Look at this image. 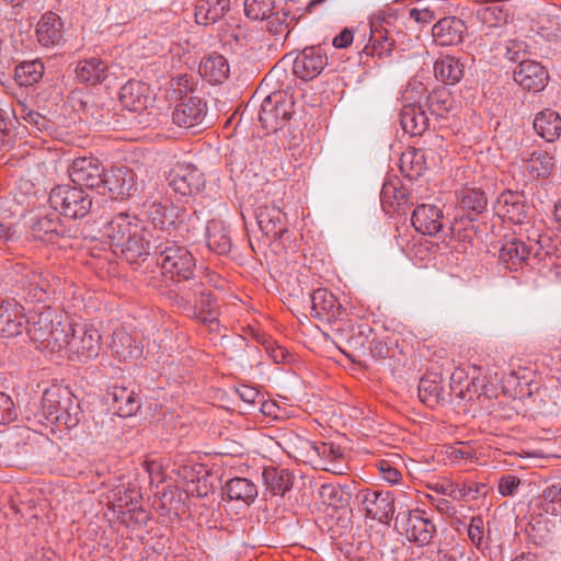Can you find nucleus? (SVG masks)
I'll return each instance as SVG.
<instances>
[{"label": "nucleus", "mask_w": 561, "mask_h": 561, "mask_svg": "<svg viewBox=\"0 0 561 561\" xmlns=\"http://www.w3.org/2000/svg\"><path fill=\"white\" fill-rule=\"evenodd\" d=\"M24 308L14 299L0 300V335L2 337H15L26 328Z\"/></svg>", "instance_id": "obj_17"}, {"label": "nucleus", "mask_w": 561, "mask_h": 561, "mask_svg": "<svg viewBox=\"0 0 561 561\" xmlns=\"http://www.w3.org/2000/svg\"><path fill=\"white\" fill-rule=\"evenodd\" d=\"M230 9V0H198L195 5V21L199 25L218 22Z\"/></svg>", "instance_id": "obj_36"}, {"label": "nucleus", "mask_w": 561, "mask_h": 561, "mask_svg": "<svg viewBox=\"0 0 561 561\" xmlns=\"http://www.w3.org/2000/svg\"><path fill=\"white\" fill-rule=\"evenodd\" d=\"M465 66L453 56H444L434 64L435 77L446 84L454 85L463 77Z\"/></svg>", "instance_id": "obj_43"}, {"label": "nucleus", "mask_w": 561, "mask_h": 561, "mask_svg": "<svg viewBox=\"0 0 561 561\" xmlns=\"http://www.w3.org/2000/svg\"><path fill=\"white\" fill-rule=\"evenodd\" d=\"M121 104L130 112H141L152 102L150 87L139 80L127 81L119 90Z\"/></svg>", "instance_id": "obj_22"}, {"label": "nucleus", "mask_w": 561, "mask_h": 561, "mask_svg": "<svg viewBox=\"0 0 561 561\" xmlns=\"http://www.w3.org/2000/svg\"><path fill=\"white\" fill-rule=\"evenodd\" d=\"M112 397L113 408L119 416L134 415L141 407L140 400L134 390L126 387L114 386L108 393Z\"/></svg>", "instance_id": "obj_40"}, {"label": "nucleus", "mask_w": 561, "mask_h": 561, "mask_svg": "<svg viewBox=\"0 0 561 561\" xmlns=\"http://www.w3.org/2000/svg\"><path fill=\"white\" fill-rule=\"evenodd\" d=\"M366 515L379 523L388 524L394 514V497L389 491L366 490L362 495Z\"/></svg>", "instance_id": "obj_16"}, {"label": "nucleus", "mask_w": 561, "mask_h": 561, "mask_svg": "<svg viewBox=\"0 0 561 561\" xmlns=\"http://www.w3.org/2000/svg\"><path fill=\"white\" fill-rule=\"evenodd\" d=\"M400 125L405 134L422 135L428 127V118L420 105L405 104L400 111Z\"/></svg>", "instance_id": "obj_37"}, {"label": "nucleus", "mask_w": 561, "mask_h": 561, "mask_svg": "<svg viewBox=\"0 0 561 561\" xmlns=\"http://www.w3.org/2000/svg\"><path fill=\"white\" fill-rule=\"evenodd\" d=\"M141 225L137 217L126 213L113 217L103 228V233L108 238L113 252L127 243L130 238H136L141 231Z\"/></svg>", "instance_id": "obj_12"}, {"label": "nucleus", "mask_w": 561, "mask_h": 561, "mask_svg": "<svg viewBox=\"0 0 561 561\" xmlns=\"http://www.w3.org/2000/svg\"><path fill=\"white\" fill-rule=\"evenodd\" d=\"M328 58L320 46L302 49L295 58L293 72L305 81L318 77L327 66Z\"/></svg>", "instance_id": "obj_15"}, {"label": "nucleus", "mask_w": 561, "mask_h": 561, "mask_svg": "<svg viewBox=\"0 0 561 561\" xmlns=\"http://www.w3.org/2000/svg\"><path fill=\"white\" fill-rule=\"evenodd\" d=\"M312 450L320 458L322 469L333 474H344L348 469L343 449L331 442L314 444Z\"/></svg>", "instance_id": "obj_30"}, {"label": "nucleus", "mask_w": 561, "mask_h": 561, "mask_svg": "<svg viewBox=\"0 0 561 561\" xmlns=\"http://www.w3.org/2000/svg\"><path fill=\"white\" fill-rule=\"evenodd\" d=\"M409 18L424 26L438 18V9L428 0H419L415 7L409 10Z\"/></svg>", "instance_id": "obj_50"}, {"label": "nucleus", "mask_w": 561, "mask_h": 561, "mask_svg": "<svg viewBox=\"0 0 561 561\" xmlns=\"http://www.w3.org/2000/svg\"><path fill=\"white\" fill-rule=\"evenodd\" d=\"M207 113L206 104L197 96H184L172 112V121L183 128L199 125Z\"/></svg>", "instance_id": "obj_20"}, {"label": "nucleus", "mask_w": 561, "mask_h": 561, "mask_svg": "<svg viewBox=\"0 0 561 561\" xmlns=\"http://www.w3.org/2000/svg\"><path fill=\"white\" fill-rule=\"evenodd\" d=\"M19 283L26 299L41 302L55 295L59 279L41 268H25Z\"/></svg>", "instance_id": "obj_8"}, {"label": "nucleus", "mask_w": 561, "mask_h": 561, "mask_svg": "<svg viewBox=\"0 0 561 561\" xmlns=\"http://www.w3.org/2000/svg\"><path fill=\"white\" fill-rule=\"evenodd\" d=\"M534 129L548 142H553L561 136V116L550 108L537 113Z\"/></svg>", "instance_id": "obj_38"}, {"label": "nucleus", "mask_w": 561, "mask_h": 561, "mask_svg": "<svg viewBox=\"0 0 561 561\" xmlns=\"http://www.w3.org/2000/svg\"><path fill=\"white\" fill-rule=\"evenodd\" d=\"M140 499V493L136 488L118 489L114 493L113 505L123 510H134Z\"/></svg>", "instance_id": "obj_56"}, {"label": "nucleus", "mask_w": 561, "mask_h": 561, "mask_svg": "<svg viewBox=\"0 0 561 561\" xmlns=\"http://www.w3.org/2000/svg\"><path fill=\"white\" fill-rule=\"evenodd\" d=\"M16 416L18 412L13 400L10 396L0 391V425L14 421Z\"/></svg>", "instance_id": "obj_60"}, {"label": "nucleus", "mask_w": 561, "mask_h": 561, "mask_svg": "<svg viewBox=\"0 0 561 561\" xmlns=\"http://www.w3.org/2000/svg\"><path fill=\"white\" fill-rule=\"evenodd\" d=\"M461 379H462V371H455L451 375V385H450L451 391H454L455 394L462 400H472L473 394H479L478 389H477L478 378L476 376H473L471 381H469L467 383L466 389L458 388V386L456 385Z\"/></svg>", "instance_id": "obj_58"}, {"label": "nucleus", "mask_w": 561, "mask_h": 561, "mask_svg": "<svg viewBox=\"0 0 561 561\" xmlns=\"http://www.w3.org/2000/svg\"><path fill=\"white\" fill-rule=\"evenodd\" d=\"M51 207L59 214L71 219L85 217L92 207V198L79 186L61 184L55 186L49 194Z\"/></svg>", "instance_id": "obj_5"}, {"label": "nucleus", "mask_w": 561, "mask_h": 561, "mask_svg": "<svg viewBox=\"0 0 561 561\" xmlns=\"http://www.w3.org/2000/svg\"><path fill=\"white\" fill-rule=\"evenodd\" d=\"M311 316L327 321L335 320L341 313L336 297L325 288H318L310 295Z\"/></svg>", "instance_id": "obj_34"}, {"label": "nucleus", "mask_w": 561, "mask_h": 561, "mask_svg": "<svg viewBox=\"0 0 561 561\" xmlns=\"http://www.w3.org/2000/svg\"><path fill=\"white\" fill-rule=\"evenodd\" d=\"M403 22L399 21L394 12L379 14L370 19V35L363 53L367 56H388L403 45L405 33Z\"/></svg>", "instance_id": "obj_3"}, {"label": "nucleus", "mask_w": 561, "mask_h": 561, "mask_svg": "<svg viewBox=\"0 0 561 561\" xmlns=\"http://www.w3.org/2000/svg\"><path fill=\"white\" fill-rule=\"evenodd\" d=\"M274 9V0H244V13L251 20H264Z\"/></svg>", "instance_id": "obj_53"}, {"label": "nucleus", "mask_w": 561, "mask_h": 561, "mask_svg": "<svg viewBox=\"0 0 561 561\" xmlns=\"http://www.w3.org/2000/svg\"><path fill=\"white\" fill-rule=\"evenodd\" d=\"M77 79L84 84L96 85L108 77V62L100 57H90L78 61Z\"/></svg>", "instance_id": "obj_33"}, {"label": "nucleus", "mask_w": 561, "mask_h": 561, "mask_svg": "<svg viewBox=\"0 0 561 561\" xmlns=\"http://www.w3.org/2000/svg\"><path fill=\"white\" fill-rule=\"evenodd\" d=\"M31 232L35 239L53 242L55 237L61 234V225L56 213L37 217L31 225Z\"/></svg>", "instance_id": "obj_45"}, {"label": "nucleus", "mask_w": 561, "mask_h": 561, "mask_svg": "<svg viewBox=\"0 0 561 561\" xmlns=\"http://www.w3.org/2000/svg\"><path fill=\"white\" fill-rule=\"evenodd\" d=\"M44 75V65L41 60L23 61L16 66L14 79L20 85L30 87L37 83Z\"/></svg>", "instance_id": "obj_48"}, {"label": "nucleus", "mask_w": 561, "mask_h": 561, "mask_svg": "<svg viewBox=\"0 0 561 561\" xmlns=\"http://www.w3.org/2000/svg\"><path fill=\"white\" fill-rule=\"evenodd\" d=\"M179 474L186 481V492L196 497H204L209 492L207 471L202 465H185Z\"/></svg>", "instance_id": "obj_35"}, {"label": "nucleus", "mask_w": 561, "mask_h": 561, "mask_svg": "<svg viewBox=\"0 0 561 561\" xmlns=\"http://www.w3.org/2000/svg\"><path fill=\"white\" fill-rule=\"evenodd\" d=\"M101 188L116 199L131 197L138 191L136 174L128 167H113L104 173Z\"/></svg>", "instance_id": "obj_13"}, {"label": "nucleus", "mask_w": 561, "mask_h": 561, "mask_svg": "<svg viewBox=\"0 0 561 561\" xmlns=\"http://www.w3.org/2000/svg\"><path fill=\"white\" fill-rule=\"evenodd\" d=\"M229 72L228 60L217 53L206 56L199 65V73L211 83H221L228 78Z\"/></svg>", "instance_id": "obj_39"}, {"label": "nucleus", "mask_w": 561, "mask_h": 561, "mask_svg": "<svg viewBox=\"0 0 561 561\" xmlns=\"http://www.w3.org/2000/svg\"><path fill=\"white\" fill-rule=\"evenodd\" d=\"M80 405L73 396V399L69 401V404L66 405V409H64L58 415V420H55L53 423L64 425L67 428H72L80 422Z\"/></svg>", "instance_id": "obj_57"}, {"label": "nucleus", "mask_w": 561, "mask_h": 561, "mask_svg": "<svg viewBox=\"0 0 561 561\" xmlns=\"http://www.w3.org/2000/svg\"><path fill=\"white\" fill-rule=\"evenodd\" d=\"M417 391L420 400L431 408L445 400L442 378L438 374L423 376L420 379Z\"/></svg>", "instance_id": "obj_41"}, {"label": "nucleus", "mask_w": 561, "mask_h": 561, "mask_svg": "<svg viewBox=\"0 0 561 561\" xmlns=\"http://www.w3.org/2000/svg\"><path fill=\"white\" fill-rule=\"evenodd\" d=\"M68 323L69 321L62 312L51 307H42L34 310L26 319L24 331L37 348L57 352L62 348L65 343Z\"/></svg>", "instance_id": "obj_2"}, {"label": "nucleus", "mask_w": 561, "mask_h": 561, "mask_svg": "<svg viewBox=\"0 0 561 561\" xmlns=\"http://www.w3.org/2000/svg\"><path fill=\"white\" fill-rule=\"evenodd\" d=\"M513 72L515 82L523 89L533 92L542 91L549 80L546 67L530 59L519 61Z\"/></svg>", "instance_id": "obj_18"}, {"label": "nucleus", "mask_w": 561, "mask_h": 561, "mask_svg": "<svg viewBox=\"0 0 561 561\" xmlns=\"http://www.w3.org/2000/svg\"><path fill=\"white\" fill-rule=\"evenodd\" d=\"M525 172L533 179H547L554 170L556 160L547 150L535 148L520 153Z\"/></svg>", "instance_id": "obj_24"}, {"label": "nucleus", "mask_w": 561, "mask_h": 561, "mask_svg": "<svg viewBox=\"0 0 561 561\" xmlns=\"http://www.w3.org/2000/svg\"><path fill=\"white\" fill-rule=\"evenodd\" d=\"M468 537L477 549L481 551L489 549L490 542L485 537L484 522L481 516H474L471 518L468 527Z\"/></svg>", "instance_id": "obj_55"}, {"label": "nucleus", "mask_w": 561, "mask_h": 561, "mask_svg": "<svg viewBox=\"0 0 561 561\" xmlns=\"http://www.w3.org/2000/svg\"><path fill=\"white\" fill-rule=\"evenodd\" d=\"M73 399V394L68 388L59 385H51L46 388L42 394V411L45 419L53 423L58 420L60 412L66 409L69 401Z\"/></svg>", "instance_id": "obj_28"}, {"label": "nucleus", "mask_w": 561, "mask_h": 561, "mask_svg": "<svg viewBox=\"0 0 561 561\" xmlns=\"http://www.w3.org/2000/svg\"><path fill=\"white\" fill-rule=\"evenodd\" d=\"M319 496L324 504L339 506L343 502L342 491L332 483H324L319 489Z\"/></svg>", "instance_id": "obj_61"}, {"label": "nucleus", "mask_w": 561, "mask_h": 561, "mask_svg": "<svg viewBox=\"0 0 561 561\" xmlns=\"http://www.w3.org/2000/svg\"><path fill=\"white\" fill-rule=\"evenodd\" d=\"M182 242L169 238V241L162 242L161 247H154V255H158L157 263L163 273L169 274L173 280L192 278L196 267L192 253L185 247L180 245Z\"/></svg>", "instance_id": "obj_4"}, {"label": "nucleus", "mask_w": 561, "mask_h": 561, "mask_svg": "<svg viewBox=\"0 0 561 561\" xmlns=\"http://www.w3.org/2000/svg\"><path fill=\"white\" fill-rule=\"evenodd\" d=\"M256 224L267 240L284 242L289 239L286 214L275 204H263L255 209Z\"/></svg>", "instance_id": "obj_9"}, {"label": "nucleus", "mask_w": 561, "mask_h": 561, "mask_svg": "<svg viewBox=\"0 0 561 561\" xmlns=\"http://www.w3.org/2000/svg\"><path fill=\"white\" fill-rule=\"evenodd\" d=\"M287 14L285 12L272 11L270 16H266L264 20L267 21L266 27L270 33L273 35H280L283 33H288V24L286 22Z\"/></svg>", "instance_id": "obj_59"}, {"label": "nucleus", "mask_w": 561, "mask_h": 561, "mask_svg": "<svg viewBox=\"0 0 561 561\" xmlns=\"http://www.w3.org/2000/svg\"><path fill=\"white\" fill-rule=\"evenodd\" d=\"M169 185L175 193L191 196L205 187V178L195 165L183 163L171 171Z\"/></svg>", "instance_id": "obj_14"}, {"label": "nucleus", "mask_w": 561, "mask_h": 561, "mask_svg": "<svg viewBox=\"0 0 561 561\" xmlns=\"http://www.w3.org/2000/svg\"><path fill=\"white\" fill-rule=\"evenodd\" d=\"M262 477L273 495H284L293 488L294 476L287 469L267 467L263 470Z\"/></svg>", "instance_id": "obj_44"}, {"label": "nucleus", "mask_w": 561, "mask_h": 561, "mask_svg": "<svg viewBox=\"0 0 561 561\" xmlns=\"http://www.w3.org/2000/svg\"><path fill=\"white\" fill-rule=\"evenodd\" d=\"M520 480L512 474L503 476L499 481L497 490L503 496H512L516 493Z\"/></svg>", "instance_id": "obj_62"}, {"label": "nucleus", "mask_w": 561, "mask_h": 561, "mask_svg": "<svg viewBox=\"0 0 561 561\" xmlns=\"http://www.w3.org/2000/svg\"><path fill=\"white\" fill-rule=\"evenodd\" d=\"M218 36L224 46L236 50L247 44L248 35L244 27L241 25L225 23L221 25Z\"/></svg>", "instance_id": "obj_49"}, {"label": "nucleus", "mask_w": 561, "mask_h": 561, "mask_svg": "<svg viewBox=\"0 0 561 561\" xmlns=\"http://www.w3.org/2000/svg\"><path fill=\"white\" fill-rule=\"evenodd\" d=\"M101 345V334L92 324L87 322L68 323L62 348H68L79 360L96 357Z\"/></svg>", "instance_id": "obj_6"}, {"label": "nucleus", "mask_w": 561, "mask_h": 561, "mask_svg": "<svg viewBox=\"0 0 561 561\" xmlns=\"http://www.w3.org/2000/svg\"><path fill=\"white\" fill-rule=\"evenodd\" d=\"M174 288L169 291L170 299L184 311L196 312L197 306H204V301L211 295L202 280L192 274V278L174 279Z\"/></svg>", "instance_id": "obj_7"}, {"label": "nucleus", "mask_w": 561, "mask_h": 561, "mask_svg": "<svg viewBox=\"0 0 561 561\" xmlns=\"http://www.w3.org/2000/svg\"><path fill=\"white\" fill-rule=\"evenodd\" d=\"M222 491L229 501L238 502L244 507L252 505L259 495L256 484L250 479L241 477L226 481Z\"/></svg>", "instance_id": "obj_32"}, {"label": "nucleus", "mask_w": 561, "mask_h": 561, "mask_svg": "<svg viewBox=\"0 0 561 561\" xmlns=\"http://www.w3.org/2000/svg\"><path fill=\"white\" fill-rule=\"evenodd\" d=\"M488 204L485 194L476 188H467L460 197V206L476 215L481 214Z\"/></svg>", "instance_id": "obj_51"}, {"label": "nucleus", "mask_w": 561, "mask_h": 561, "mask_svg": "<svg viewBox=\"0 0 561 561\" xmlns=\"http://www.w3.org/2000/svg\"><path fill=\"white\" fill-rule=\"evenodd\" d=\"M485 484L478 482H469L459 485V491L461 493V501L474 500L479 494L484 493Z\"/></svg>", "instance_id": "obj_63"}, {"label": "nucleus", "mask_w": 561, "mask_h": 561, "mask_svg": "<svg viewBox=\"0 0 561 561\" xmlns=\"http://www.w3.org/2000/svg\"><path fill=\"white\" fill-rule=\"evenodd\" d=\"M290 103L286 101L283 92H273L267 95L260 107L259 121L267 131L282 129L291 117Z\"/></svg>", "instance_id": "obj_10"}, {"label": "nucleus", "mask_w": 561, "mask_h": 561, "mask_svg": "<svg viewBox=\"0 0 561 561\" xmlns=\"http://www.w3.org/2000/svg\"><path fill=\"white\" fill-rule=\"evenodd\" d=\"M407 538L417 547L427 546L436 534V526L419 512H409L407 517Z\"/></svg>", "instance_id": "obj_29"}, {"label": "nucleus", "mask_w": 561, "mask_h": 561, "mask_svg": "<svg viewBox=\"0 0 561 561\" xmlns=\"http://www.w3.org/2000/svg\"><path fill=\"white\" fill-rule=\"evenodd\" d=\"M64 23L59 15L46 12L36 24L35 33L37 42L43 47L59 45L62 41Z\"/></svg>", "instance_id": "obj_31"}, {"label": "nucleus", "mask_w": 561, "mask_h": 561, "mask_svg": "<svg viewBox=\"0 0 561 561\" xmlns=\"http://www.w3.org/2000/svg\"><path fill=\"white\" fill-rule=\"evenodd\" d=\"M104 173L105 169L102 162L93 156L78 157L68 168L72 183L91 190L102 187Z\"/></svg>", "instance_id": "obj_11"}, {"label": "nucleus", "mask_w": 561, "mask_h": 561, "mask_svg": "<svg viewBox=\"0 0 561 561\" xmlns=\"http://www.w3.org/2000/svg\"><path fill=\"white\" fill-rule=\"evenodd\" d=\"M411 220L415 230L423 234L437 236L444 227L442 209L432 204L416 206Z\"/></svg>", "instance_id": "obj_25"}, {"label": "nucleus", "mask_w": 561, "mask_h": 561, "mask_svg": "<svg viewBox=\"0 0 561 561\" xmlns=\"http://www.w3.org/2000/svg\"><path fill=\"white\" fill-rule=\"evenodd\" d=\"M427 106L431 114L443 118L454 111L457 105L454 96L447 89H438L428 94Z\"/></svg>", "instance_id": "obj_47"}, {"label": "nucleus", "mask_w": 561, "mask_h": 561, "mask_svg": "<svg viewBox=\"0 0 561 561\" xmlns=\"http://www.w3.org/2000/svg\"><path fill=\"white\" fill-rule=\"evenodd\" d=\"M540 506L547 514L561 516V485L548 486L542 493Z\"/></svg>", "instance_id": "obj_52"}, {"label": "nucleus", "mask_w": 561, "mask_h": 561, "mask_svg": "<svg viewBox=\"0 0 561 561\" xmlns=\"http://www.w3.org/2000/svg\"><path fill=\"white\" fill-rule=\"evenodd\" d=\"M495 214L513 224H523L527 218V206L524 196L518 192L504 191L494 205Z\"/></svg>", "instance_id": "obj_23"}, {"label": "nucleus", "mask_w": 561, "mask_h": 561, "mask_svg": "<svg viewBox=\"0 0 561 561\" xmlns=\"http://www.w3.org/2000/svg\"><path fill=\"white\" fill-rule=\"evenodd\" d=\"M467 31L465 22L457 16L439 19L432 27V35L439 46H455L462 42Z\"/></svg>", "instance_id": "obj_26"}, {"label": "nucleus", "mask_w": 561, "mask_h": 561, "mask_svg": "<svg viewBox=\"0 0 561 561\" xmlns=\"http://www.w3.org/2000/svg\"><path fill=\"white\" fill-rule=\"evenodd\" d=\"M148 218L152 226L149 229V237L156 248L169 241V238L175 241H192L195 238L198 224L195 213L179 211L174 207L152 203L148 208Z\"/></svg>", "instance_id": "obj_1"}, {"label": "nucleus", "mask_w": 561, "mask_h": 561, "mask_svg": "<svg viewBox=\"0 0 561 561\" xmlns=\"http://www.w3.org/2000/svg\"><path fill=\"white\" fill-rule=\"evenodd\" d=\"M114 253L130 264L138 263L148 255L154 254V243H152V239L149 237V228L141 225L140 233H137L136 238H130L127 243H124Z\"/></svg>", "instance_id": "obj_27"}, {"label": "nucleus", "mask_w": 561, "mask_h": 561, "mask_svg": "<svg viewBox=\"0 0 561 561\" xmlns=\"http://www.w3.org/2000/svg\"><path fill=\"white\" fill-rule=\"evenodd\" d=\"M205 306H197L196 312H193V314L199 319L203 323L207 324L210 330H215L218 327V311H217V302L210 296L208 299L204 301Z\"/></svg>", "instance_id": "obj_54"}, {"label": "nucleus", "mask_w": 561, "mask_h": 561, "mask_svg": "<svg viewBox=\"0 0 561 561\" xmlns=\"http://www.w3.org/2000/svg\"><path fill=\"white\" fill-rule=\"evenodd\" d=\"M400 169L411 180L421 176L426 169L423 151L415 148L404 151L400 158Z\"/></svg>", "instance_id": "obj_46"}, {"label": "nucleus", "mask_w": 561, "mask_h": 561, "mask_svg": "<svg viewBox=\"0 0 561 561\" xmlns=\"http://www.w3.org/2000/svg\"><path fill=\"white\" fill-rule=\"evenodd\" d=\"M378 468H379V472L381 474V478L389 482V483H397L399 482L400 478H401V473L400 471L392 467L389 461H386V460H381L379 463H378Z\"/></svg>", "instance_id": "obj_64"}, {"label": "nucleus", "mask_w": 561, "mask_h": 561, "mask_svg": "<svg viewBox=\"0 0 561 561\" xmlns=\"http://www.w3.org/2000/svg\"><path fill=\"white\" fill-rule=\"evenodd\" d=\"M533 250V247L526 245L520 239L506 237L499 251L500 264L506 270L518 271L527 264Z\"/></svg>", "instance_id": "obj_21"}, {"label": "nucleus", "mask_w": 561, "mask_h": 561, "mask_svg": "<svg viewBox=\"0 0 561 561\" xmlns=\"http://www.w3.org/2000/svg\"><path fill=\"white\" fill-rule=\"evenodd\" d=\"M207 245L217 254H227L231 250V239L228 228L222 221L211 220L206 227Z\"/></svg>", "instance_id": "obj_42"}, {"label": "nucleus", "mask_w": 561, "mask_h": 561, "mask_svg": "<svg viewBox=\"0 0 561 561\" xmlns=\"http://www.w3.org/2000/svg\"><path fill=\"white\" fill-rule=\"evenodd\" d=\"M110 348L113 355L121 362L139 359L144 352V345L139 334L127 332L123 328L114 330Z\"/></svg>", "instance_id": "obj_19"}]
</instances>
